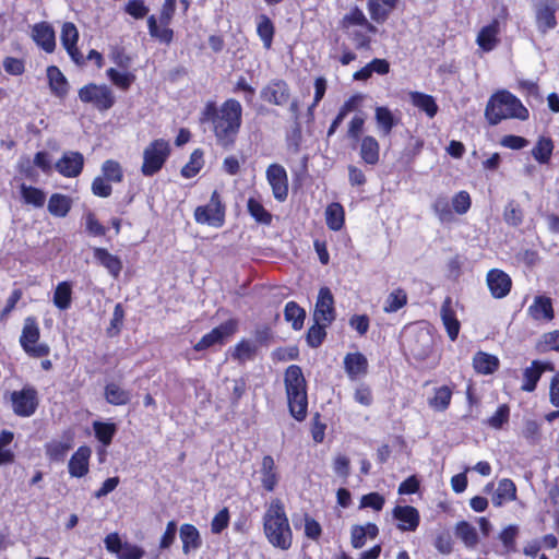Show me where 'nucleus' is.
<instances>
[{"mask_svg": "<svg viewBox=\"0 0 559 559\" xmlns=\"http://www.w3.org/2000/svg\"><path fill=\"white\" fill-rule=\"evenodd\" d=\"M204 114L213 123L217 143L226 148L233 146L241 127V104L234 98L227 99L218 109L209 104Z\"/></svg>", "mask_w": 559, "mask_h": 559, "instance_id": "nucleus-1", "label": "nucleus"}, {"mask_svg": "<svg viewBox=\"0 0 559 559\" xmlns=\"http://www.w3.org/2000/svg\"><path fill=\"white\" fill-rule=\"evenodd\" d=\"M263 531L269 543L282 550L290 548L293 533L289 526L284 504L280 499H273L263 515Z\"/></svg>", "mask_w": 559, "mask_h": 559, "instance_id": "nucleus-2", "label": "nucleus"}, {"mask_svg": "<svg viewBox=\"0 0 559 559\" xmlns=\"http://www.w3.org/2000/svg\"><path fill=\"white\" fill-rule=\"evenodd\" d=\"M485 117L490 124L495 126L501 120L510 118L526 120L528 110L513 94L508 91H499L489 98Z\"/></svg>", "mask_w": 559, "mask_h": 559, "instance_id": "nucleus-3", "label": "nucleus"}, {"mask_svg": "<svg viewBox=\"0 0 559 559\" xmlns=\"http://www.w3.org/2000/svg\"><path fill=\"white\" fill-rule=\"evenodd\" d=\"M284 382L290 414L297 420H302L307 415L308 400L301 368L289 366L285 371Z\"/></svg>", "mask_w": 559, "mask_h": 559, "instance_id": "nucleus-4", "label": "nucleus"}, {"mask_svg": "<svg viewBox=\"0 0 559 559\" xmlns=\"http://www.w3.org/2000/svg\"><path fill=\"white\" fill-rule=\"evenodd\" d=\"M170 154V145L163 139L154 140L143 151L141 173L151 177L158 173Z\"/></svg>", "mask_w": 559, "mask_h": 559, "instance_id": "nucleus-5", "label": "nucleus"}, {"mask_svg": "<svg viewBox=\"0 0 559 559\" xmlns=\"http://www.w3.org/2000/svg\"><path fill=\"white\" fill-rule=\"evenodd\" d=\"M39 328L36 320L32 317L25 319L20 343L23 349L33 357H45L49 354V346L45 343H38Z\"/></svg>", "mask_w": 559, "mask_h": 559, "instance_id": "nucleus-6", "label": "nucleus"}, {"mask_svg": "<svg viewBox=\"0 0 559 559\" xmlns=\"http://www.w3.org/2000/svg\"><path fill=\"white\" fill-rule=\"evenodd\" d=\"M79 98L100 111L108 110L115 104L112 91L107 85L87 84L80 88Z\"/></svg>", "mask_w": 559, "mask_h": 559, "instance_id": "nucleus-7", "label": "nucleus"}, {"mask_svg": "<svg viewBox=\"0 0 559 559\" xmlns=\"http://www.w3.org/2000/svg\"><path fill=\"white\" fill-rule=\"evenodd\" d=\"M194 217L198 223L221 226L224 221V210L217 191L212 193L210 203L195 209Z\"/></svg>", "mask_w": 559, "mask_h": 559, "instance_id": "nucleus-8", "label": "nucleus"}, {"mask_svg": "<svg viewBox=\"0 0 559 559\" xmlns=\"http://www.w3.org/2000/svg\"><path fill=\"white\" fill-rule=\"evenodd\" d=\"M13 411L19 416H31L35 413L37 391L34 388L25 386L21 391H14L11 395Z\"/></svg>", "mask_w": 559, "mask_h": 559, "instance_id": "nucleus-9", "label": "nucleus"}, {"mask_svg": "<svg viewBox=\"0 0 559 559\" xmlns=\"http://www.w3.org/2000/svg\"><path fill=\"white\" fill-rule=\"evenodd\" d=\"M335 320L334 297L328 287L319 290L313 321L317 323L331 324Z\"/></svg>", "mask_w": 559, "mask_h": 559, "instance_id": "nucleus-10", "label": "nucleus"}, {"mask_svg": "<svg viewBox=\"0 0 559 559\" xmlns=\"http://www.w3.org/2000/svg\"><path fill=\"white\" fill-rule=\"evenodd\" d=\"M237 330V321L228 320L219 326L213 329L210 333L202 336V338L194 345V349L200 352L210 348L216 344H223L226 338L231 336Z\"/></svg>", "mask_w": 559, "mask_h": 559, "instance_id": "nucleus-11", "label": "nucleus"}, {"mask_svg": "<svg viewBox=\"0 0 559 559\" xmlns=\"http://www.w3.org/2000/svg\"><path fill=\"white\" fill-rule=\"evenodd\" d=\"M266 179L274 198L280 202L285 201L288 195V178L285 168L278 164H271L266 169Z\"/></svg>", "mask_w": 559, "mask_h": 559, "instance_id": "nucleus-12", "label": "nucleus"}, {"mask_svg": "<svg viewBox=\"0 0 559 559\" xmlns=\"http://www.w3.org/2000/svg\"><path fill=\"white\" fill-rule=\"evenodd\" d=\"M261 98L276 106H284L290 98L288 84L283 80L271 81L261 91Z\"/></svg>", "mask_w": 559, "mask_h": 559, "instance_id": "nucleus-13", "label": "nucleus"}, {"mask_svg": "<svg viewBox=\"0 0 559 559\" xmlns=\"http://www.w3.org/2000/svg\"><path fill=\"white\" fill-rule=\"evenodd\" d=\"M84 166V156L80 152L68 151L56 163V169L59 174L68 178L78 177Z\"/></svg>", "mask_w": 559, "mask_h": 559, "instance_id": "nucleus-14", "label": "nucleus"}, {"mask_svg": "<svg viewBox=\"0 0 559 559\" xmlns=\"http://www.w3.org/2000/svg\"><path fill=\"white\" fill-rule=\"evenodd\" d=\"M79 39V32L75 25L71 22H67L62 25L61 29V44L70 55L71 59L76 64L84 62L82 53L76 48V41Z\"/></svg>", "mask_w": 559, "mask_h": 559, "instance_id": "nucleus-15", "label": "nucleus"}, {"mask_svg": "<svg viewBox=\"0 0 559 559\" xmlns=\"http://www.w3.org/2000/svg\"><path fill=\"white\" fill-rule=\"evenodd\" d=\"M92 450L87 445L80 447L71 456L68 471L72 477L81 478L88 473V461Z\"/></svg>", "mask_w": 559, "mask_h": 559, "instance_id": "nucleus-16", "label": "nucleus"}, {"mask_svg": "<svg viewBox=\"0 0 559 559\" xmlns=\"http://www.w3.org/2000/svg\"><path fill=\"white\" fill-rule=\"evenodd\" d=\"M487 284L495 298H503L510 293L512 282L507 273L491 270L487 274Z\"/></svg>", "mask_w": 559, "mask_h": 559, "instance_id": "nucleus-17", "label": "nucleus"}, {"mask_svg": "<svg viewBox=\"0 0 559 559\" xmlns=\"http://www.w3.org/2000/svg\"><path fill=\"white\" fill-rule=\"evenodd\" d=\"M32 37L46 52L50 53L55 50L56 36L50 24L46 22L35 24L32 29Z\"/></svg>", "mask_w": 559, "mask_h": 559, "instance_id": "nucleus-18", "label": "nucleus"}, {"mask_svg": "<svg viewBox=\"0 0 559 559\" xmlns=\"http://www.w3.org/2000/svg\"><path fill=\"white\" fill-rule=\"evenodd\" d=\"M393 516L400 522L397 527L401 531H415L419 525V512L411 506H396Z\"/></svg>", "mask_w": 559, "mask_h": 559, "instance_id": "nucleus-19", "label": "nucleus"}, {"mask_svg": "<svg viewBox=\"0 0 559 559\" xmlns=\"http://www.w3.org/2000/svg\"><path fill=\"white\" fill-rule=\"evenodd\" d=\"M440 316L449 337L451 338V341H455L459 335L461 325L459 320L456 319L451 297H447L444 299L440 309Z\"/></svg>", "mask_w": 559, "mask_h": 559, "instance_id": "nucleus-20", "label": "nucleus"}, {"mask_svg": "<svg viewBox=\"0 0 559 559\" xmlns=\"http://www.w3.org/2000/svg\"><path fill=\"white\" fill-rule=\"evenodd\" d=\"M527 312L535 321H551L555 317L551 299L546 296H536Z\"/></svg>", "mask_w": 559, "mask_h": 559, "instance_id": "nucleus-21", "label": "nucleus"}, {"mask_svg": "<svg viewBox=\"0 0 559 559\" xmlns=\"http://www.w3.org/2000/svg\"><path fill=\"white\" fill-rule=\"evenodd\" d=\"M259 474L262 487L266 491H273L278 483V474L276 472L275 462L271 455L263 456Z\"/></svg>", "mask_w": 559, "mask_h": 559, "instance_id": "nucleus-22", "label": "nucleus"}, {"mask_svg": "<svg viewBox=\"0 0 559 559\" xmlns=\"http://www.w3.org/2000/svg\"><path fill=\"white\" fill-rule=\"evenodd\" d=\"M498 34L499 22L493 20L490 24L484 26L479 31L476 43L484 51H491L499 43Z\"/></svg>", "mask_w": 559, "mask_h": 559, "instance_id": "nucleus-23", "label": "nucleus"}, {"mask_svg": "<svg viewBox=\"0 0 559 559\" xmlns=\"http://www.w3.org/2000/svg\"><path fill=\"white\" fill-rule=\"evenodd\" d=\"M546 369H551L550 364L540 362L538 360H534L531 367H527L523 372V384L521 389L525 392H533L536 388L537 382L539 381L542 373Z\"/></svg>", "mask_w": 559, "mask_h": 559, "instance_id": "nucleus-24", "label": "nucleus"}, {"mask_svg": "<svg viewBox=\"0 0 559 559\" xmlns=\"http://www.w3.org/2000/svg\"><path fill=\"white\" fill-rule=\"evenodd\" d=\"M180 539L182 542V551L185 555L198 550L202 545L199 531L192 524H182L180 527Z\"/></svg>", "mask_w": 559, "mask_h": 559, "instance_id": "nucleus-25", "label": "nucleus"}, {"mask_svg": "<svg viewBox=\"0 0 559 559\" xmlns=\"http://www.w3.org/2000/svg\"><path fill=\"white\" fill-rule=\"evenodd\" d=\"M432 336L428 330L420 329L414 335V344L411 347L413 355L425 359L432 349Z\"/></svg>", "mask_w": 559, "mask_h": 559, "instance_id": "nucleus-26", "label": "nucleus"}, {"mask_svg": "<svg viewBox=\"0 0 559 559\" xmlns=\"http://www.w3.org/2000/svg\"><path fill=\"white\" fill-rule=\"evenodd\" d=\"M94 258L105 267L107 271L117 278L122 270V262L117 257L111 254L104 248L94 249Z\"/></svg>", "mask_w": 559, "mask_h": 559, "instance_id": "nucleus-27", "label": "nucleus"}, {"mask_svg": "<svg viewBox=\"0 0 559 559\" xmlns=\"http://www.w3.org/2000/svg\"><path fill=\"white\" fill-rule=\"evenodd\" d=\"M72 448V438L69 436L64 440H51L45 444L46 456L55 462L64 460L68 451Z\"/></svg>", "mask_w": 559, "mask_h": 559, "instance_id": "nucleus-28", "label": "nucleus"}, {"mask_svg": "<svg viewBox=\"0 0 559 559\" xmlns=\"http://www.w3.org/2000/svg\"><path fill=\"white\" fill-rule=\"evenodd\" d=\"M47 78L51 93L57 97H64L68 93V81L62 72L50 66L47 68Z\"/></svg>", "mask_w": 559, "mask_h": 559, "instance_id": "nucleus-29", "label": "nucleus"}, {"mask_svg": "<svg viewBox=\"0 0 559 559\" xmlns=\"http://www.w3.org/2000/svg\"><path fill=\"white\" fill-rule=\"evenodd\" d=\"M473 367L478 373L491 374L498 369L499 359L485 352H478L473 358Z\"/></svg>", "mask_w": 559, "mask_h": 559, "instance_id": "nucleus-30", "label": "nucleus"}, {"mask_svg": "<svg viewBox=\"0 0 559 559\" xmlns=\"http://www.w3.org/2000/svg\"><path fill=\"white\" fill-rule=\"evenodd\" d=\"M344 366L348 376L354 379L367 372L368 361L362 354L353 353L345 356Z\"/></svg>", "mask_w": 559, "mask_h": 559, "instance_id": "nucleus-31", "label": "nucleus"}, {"mask_svg": "<svg viewBox=\"0 0 559 559\" xmlns=\"http://www.w3.org/2000/svg\"><path fill=\"white\" fill-rule=\"evenodd\" d=\"M516 498V487L509 478L499 481L497 490L492 497L495 506L500 507L506 502L513 501Z\"/></svg>", "mask_w": 559, "mask_h": 559, "instance_id": "nucleus-32", "label": "nucleus"}, {"mask_svg": "<svg viewBox=\"0 0 559 559\" xmlns=\"http://www.w3.org/2000/svg\"><path fill=\"white\" fill-rule=\"evenodd\" d=\"M431 209L441 223H451L454 221L451 201L447 195H438L432 202Z\"/></svg>", "mask_w": 559, "mask_h": 559, "instance_id": "nucleus-33", "label": "nucleus"}, {"mask_svg": "<svg viewBox=\"0 0 559 559\" xmlns=\"http://www.w3.org/2000/svg\"><path fill=\"white\" fill-rule=\"evenodd\" d=\"M105 399L111 405H126L131 400V393L117 383H108L105 386Z\"/></svg>", "mask_w": 559, "mask_h": 559, "instance_id": "nucleus-34", "label": "nucleus"}, {"mask_svg": "<svg viewBox=\"0 0 559 559\" xmlns=\"http://www.w3.org/2000/svg\"><path fill=\"white\" fill-rule=\"evenodd\" d=\"M379 143L370 135L362 138L360 144V156L369 165H374L379 160Z\"/></svg>", "mask_w": 559, "mask_h": 559, "instance_id": "nucleus-35", "label": "nucleus"}, {"mask_svg": "<svg viewBox=\"0 0 559 559\" xmlns=\"http://www.w3.org/2000/svg\"><path fill=\"white\" fill-rule=\"evenodd\" d=\"M344 216V209L337 202L331 203L325 209V222L331 230L337 231L343 227Z\"/></svg>", "mask_w": 559, "mask_h": 559, "instance_id": "nucleus-36", "label": "nucleus"}, {"mask_svg": "<svg viewBox=\"0 0 559 559\" xmlns=\"http://www.w3.org/2000/svg\"><path fill=\"white\" fill-rule=\"evenodd\" d=\"M354 25L365 26L370 33H376L377 28L372 24H370L365 14L358 8L352 9L347 14H345L341 21V26L343 28H349Z\"/></svg>", "mask_w": 559, "mask_h": 559, "instance_id": "nucleus-37", "label": "nucleus"}, {"mask_svg": "<svg viewBox=\"0 0 559 559\" xmlns=\"http://www.w3.org/2000/svg\"><path fill=\"white\" fill-rule=\"evenodd\" d=\"M455 535L468 548H474L478 544L476 528L466 521H461L456 524Z\"/></svg>", "mask_w": 559, "mask_h": 559, "instance_id": "nucleus-38", "label": "nucleus"}, {"mask_svg": "<svg viewBox=\"0 0 559 559\" xmlns=\"http://www.w3.org/2000/svg\"><path fill=\"white\" fill-rule=\"evenodd\" d=\"M536 22L538 29L545 34L557 25L555 10L549 5H544L536 11Z\"/></svg>", "mask_w": 559, "mask_h": 559, "instance_id": "nucleus-39", "label": "nucleus"}, {"mask_svg": "<svg viewBox=\"0 0 559 559\" xmlns=\"http://www.w3.org/2000/svg\"><path fill=\"white\" fill-rule=\"evenodd\" d=\"M72 286L69 282H61L53 293V304L60 310H67L71 306Z\"/></svg>", "mask_w": 559, "mask_h": 559, "instance_id": "nucleus-40", "label": "nucleus"}, {"mask_svg": "<svg viewBox=\"0 0 559 559\" xmlns=\"http://www.w3.org/2000/svg\"><path fill=\"white\" fill-rule=\"evenodd\" d=\"M411 100L414 106L424 110L430 118L435 117L438 111V105L436 104L433 97L430 95L419 92H412Z\"/></svg>", "mask_w": 559, "mask_h": 559, "instance_id": "nucleus-41", "label": "nucleus"}, {"mask_svg": "<svg viewBox=\"0 0 559 559\" xmlns=\"http://www.w3.org/2000/svg\"><path fill=\"white\" fill-rule=\"evenodd\" d=\"M71 209L70 198L55 193L50 197L48 202V211L57 217H64Z\"/></svg>", "mask_w": 559, "mask_h": 559, "instance_id": "nucleus-42", "label": "nucleus"}, {"mask_svg": "<svg viewBox=\"0 0 559 559\" xmlns=\"http://www.w3.org/2000/svg\"><path fill=\"white\" fill-rule=\"evenodd\" d=\"M407 304V294L403 288H396L391 292L383 306V311L386 313H393L399 311Z\"/></svg>", "mask_w": 559, "mask_h": 559, "instance_id": "nucleus-43", "label": "nucleus"}, {"mask_svg": "<svg viewBox=\"0 0 559 559\" xmlns=\"http://www.w3.org/2000/svg\"><path fill=\"white\" fill-rule=\"evenodd\" d=\"M257 32L263 41L264 48L270 49L274 36V25L266 15L262 14L259 16Z\"/></svg>", "mask_w": 559, "mask_h": 559, "instance_id": "nucleus-44", "label": "nucleus"}, {"mask_svg": "<svg viewBox=\"0 0 559 559\" xmlns=\"http://www.w3.org/2000/svg\"><path fill=\"white\" fill-rule=\"evenodd\" d=\"M284 316L288 322H292V325L295 330H300L302 328L306 312L296 302H287L285 306Z\"/></svg>", "mask_w": 559, "mask_h": 559, "instance_id": "nucleus-45", "label": "nucleus"}, {"mask_svg": "<svg viewBox=\"0 0 559 559\" xmlns=\"http://www.w3.org/2000/svg\"><path fill=\"white\" fill-rule=\"evenodd\" d=\"M21 194L26 204L41 207L46 201V194L38 188L21 185Z\"/></svg>", "mask_w": 559, "mask_h": 559, "instance_id": "nucleus-46", "label": "nucleus"}, {"mask_svg": "<svg viewBox=\"0 0 559 559\" xmlns=\"http://www.w3.org/2000/svg\"><path fill=\"white\" fill-rule=\"evenodd\" d=\"M452 397V391L449 386L443 385L435 391L433 397L429 399V405L436 411H444L448 408Z\"/></svg>", "mask_w": 559, "mask_h": 559, "instance_id": "nucleus-47", "label": "nucleus"}, {"mask_svg": "<svg viewBox=\"0 0 559 559\" xmlns=\"http://www.w3.org/2000/svg\"><path fill=\"white\" fill-rule=\"evenodd\" d=\"M552 148L554 145L550 139L540 138L532 150V155L538 163L545 164L549 160Z\"/></svg>", "mask_w": 559, "mask_h": 559, "instance_id": "nucleus-48", "label": "nucleus"}, {"mask_svg": "<svg viewBox=\"0 0 559 559\" xmlns=\"http://www.w3.org/2000/svg\"><path fill=\"white\" fill-rule=\"evenodd\" d=\"M203 164V152L197 148L192 152L189 163L182 167L181 175L186 178H192L201 170Z\"/></svg>", "mask_w": 559, "mask_h": 559, "instance_id": "nucleus-49", "label": "nucleus"}, {"mask_svg": "<svg viewBox=\"0 0 559 559\" xmlns=\"http://www.w3.org/2000/svg\"><path fill=\"white\" fill-rule=\"evenodd\" d=\"M93 429L96 438L104 444H110L114 435L116 433L115 424L94 421Z\"/></svg>", "mask_w": 559, "mask_h": 559, "instance_id": "nucleus-50", "label": "nucleus"}, {"mask_svg": "<svg viewBox=\"0 0 559 559\" xmlns=\"http://www.w3.org/2000/svg\"><path fill=\"white\" fill-rule=\"evenodd\" d=\"M148 32L152 37L157 38L162 43L169 44L173 39V31L165 26L157 25L154 15H151L147 20Z\"/></svg>", "mask_w": 559, "mask_h": 559, "instance_id": "nucleus-51", "label": "nucleus"}, {"mask_svg": "<svg viewBox=\"0 0 559 559\" xmlns=\"http://www.w3.org/2000/svg\"><path fill=\"white\" fill-rule=\"evenodd\" d=\"M504 222L513 227H518L523 223V212L518 203L510 201L503 211Z\"/></svg>", "mask_w": 559, "mask_h": 559, "instance_id": "nucleus-52", "label": "nucleus"}, {"mask_svg": "<svg viewBox=\"0 0 559 559\" xmlns=\"http://www.w3.org/2000/svg\"><path fill=\"white\" fill-rule=\"evenodd\" d=\"M255 353L257 346L250 341L242 340L236 345L233 357L240 362H245L253 359Z\"/></svg>", "mask_w": 559, "mask_h": 559, "instance_id": "nucleus-53", "label": "nucleus"}, {"mask_svg": "<svg viewBox=\"0 0 559 559\" xmlns=\"http://www.w3.org/2000/svg\"><path fill=\"white\" fill-rule=\"evenodd\" d=\"M102 177L107 181L120 182L123 177L120 164L112 159L104 162L102 166Z\"/></svg>", "mask_w": 559, "mask_h": 559, "instance_id": "nucleus-54", "label": "nucleus"}, {"mask_svg": "<svg viewBox=\"0 0 559 559\" xmlns=\"http://www.w3.org/2000/svg\"><path fill=\"white\" fill-rule=\"evenodd\" d=\"M536 347L540 353L549 350L559 352V331L545 333L538 341Z\"/></svg>", "mask_w": 559, "mask_h": 559, "instance_id": "nucleus-55", "label": "nucleus"}, {"mask_svg": "<svg viewBox=\"0 0 559 559\" xmlns=\"http://www.w3.org/2000/svg\"><path fill=\"white\" fill-rule=\"evenodd\" d=\"M248 211L259 223L267 225L272 221V215L255 199L248 200Z\"/></svg>", "mask_w": 559, "mask_h": 559, "instance_id": "nucleus-56", "label": "nucleus"}, {"mask_svg": "<svg viewBox=\"0 0 559 559\" xmlns=\"http://www.w3.org/2000/svg\"><path fill=\"white\" fill-rule=\"evenodd\" d=\"M376 120L382 130L383 134H389L394 126V118L392 112L386 107L376 108Z\"/></svg>", "mask_w": 559, "mask_h": 559, "instance_id": "nucleus-57", "label": "nucleus"}, {"mask_svg": "<svg viewBox=\"0 0 559 559\" xmlns=\"http://www.w3.org/2000/svg\"><path fill=\"white\" fill-rule=\"evenodd\" d=\"M107 75L116 86L122 90H128L134 81L133 74L128 72H119L114 68L107 70Z\"/></svg>", "mask_w": 559, "mask_h": 559, "instance_id": "nucleus-58", "label": "nucleus"}, {"mask_svg": "<svg viewBox=\"0 0 559 559\" xmlns=\"http://www.w3.org/2000/svg\"><path fill=\"white\" fill-rule=\"evenodd\" d=\"M329 324L314 322V324L308 330L307 342L311 347L316 348L321 345L326 335L325 328Z\"/></svg>", "mask_w": 559, "mask_h": 559, "instance_id": "nucleus-59", "label": "nucleus"}, {"mask_svg": "<svg viewBox=\"0 0 559 559\" xmlns=\"http://www.w3.org/2000/svg\"><path fill=\"white\" fill-rule=\"evenodd\" d=\"M453 213L465 214L471 207V197L466 191L457 192L451 200Z\"/></svg>", "mask_w": 559, "mask_h": 559, "instance_id": "nucleus-60", "label": "nucleus"}, {"mask_svg": "<svg viewBox=\"0 0 559 559\" xmlns=\"http://www.w3.org/2000/svg\"><path fill=\"white\" fill-rule=\"evenodd\" d=\"M368 9L371 19L378 23L384 22L391 11L380 0H369Z\"/></svg>", "mask_w": 559, "mask_h": 559, "instance_id": "nucleus-61", "label": "nucleus"}, {"mask_svg": "<svg viewBox=\"0 0 559 559\" xmlns=\"http://www.w3.org/2000/svg\"><path fill=\"white\" fill-rule=\"evenodd\" d=\"M509 413L510 409L508 405H500L496 413L488 419V424L496 429L501 428L502 425L508 421Z\"/></svg>", "mask_w": 559, "mask_h": 559, "instance_id": "nucleus-62", "label": "nucleus"}, {"mask_svg": "<svg viewBox=\"0 0 559 559\" xmlns=\"http://www.w3.org/2000/svg\"><path fill=\"white\" fill-rule=\"evenodd\" d=\"M126 12L134 19H143L147 14L148 8L143 0H131L126 5Z\"/></svg>", "mask_w": 559, "mask_h": 559, "instance_id": "nucleus-63", "label": "nucleus"}, {"mask_svg": "<svg viewBox=\"0 0 559 559\" xmlns=\"http://www.w3.org/2000/svg\"><path fill=\"white\" fill-rule=\"evenodd\" d=\"M144 556V550L136 546L131 545L129 543H124L121 552L119 554V559H142Z\"/></svg>", "mask_w": 559, "mask_h": 559, "instance_id": "nucleus-64", "label": "nucleus"}]
</instances>
